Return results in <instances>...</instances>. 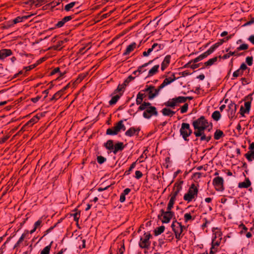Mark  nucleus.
<instances>
[{"instance_id": "nucleus-1", "label": "nucleus", "mask_w": 254, "mask_h": 254, "mask_svg": "<svg viewBox=\"0 0 254 254\" xmlns=\"http://www.w3.org/2000/svg\"><path fill=\"white\" fill-rule=\"evenodd\" d=\"M174 205H172V206L169 207V203L167 207V211H165L164 209H162L160 210V213L158 215V217L159 219H161V217H163V219L161 221L163 223H168L173 216L175 215V213L171 211V209L173 208Z\"/></svg>"}, {"instance_id": "nucleus-2", "label": "nucleus", "mask_w": 254, "mask_h": 254, "mask_svg": "<svg viewBox=\"0 0 254 254\" xmlns=\"http://www.w3.org/2000/svg\"><path fill=\"white\" fill-rule=\"evenodd\" d=\"M253 99L252 93L244 97L243 99V101H245L244 105L241 106L239 111V113L242 117H244L245 114H249Z\"/></svg>"}, {"instance_id": "nucleus-3", "label": "nucleus", "mask_w": 254, "mask_h": 254, "mask_svg": "<svg viewBox=\"0 0 254 254\" xmlns=\"http://www.w3.org/2000/svg\"><path fill=\"white\" fill-rule=\"evenodd\" d=\"M183 181H181L180 182H176L173 186L172 191L170 194L171 198L169 202V207L172 206V205H174L176 199V197L182 190V184Z\"/></svg>"}, {"instance_id": "nucleus-4", "label": "nucleus", "mask_w": 254, "mask_h": 254, "mask_svg": "<svg viewBox=\"0 0 254 254\" xmlns=\"http://www.w3.org/2000/svg\"><path fill=\"white\" fill-rule=\"evenodd\" d=\"M171 227L175 234V237L178 240H180L184 235L183 234V230L185 227L182 225L181 223L178 222L176 220L173 221Z\"/></svg>"}, {"instance_id": "nucleus-5", "label": "nucleus", "mask_w": 254, "mask_h": 254, "mask_svg": "<svg viewBox=\"0 0 254 254\" xmlns=\"http://www.w3.org/2000/svg\"><path fill=\"white\" fill-rule=\"evenodd\" d=\"M198 192V189L194 184H192L190 187L187 193L184 196V199L190 202L197 196Z\"/></svg>"}, {"instance_id": "nucleus-6", "label": "nucleus", "mask_w": 254, "mask_h": 254, "mask_svg": "<svg viewBox=\"0 0 254 254\" xmlns=\"http://www.w3.org/2000/svg\"><path fill=\"white\" fill-rule=\"evenodd\" d=\"M161 89H160L159 86L158 88H155V86L153 85H146L145 88L141 91L144 92H148V98L149 100L153 99L156 97L159 93V91Z\"/></svg>"}, {"instance_id": "nucleus-7", "label": "nucleus", "mask_w": 254, "mask_h": 254, "mask_svg": "<svg viewBox=\"0 0 254 254\" xmlns=\"http://www.w3.org/2000/svg\"><path fill=\"white\" fill-rule=\"evenodd\" d=\"M207 128H194L195 131L194 134L197 137H200V141H206L207 142H209L211 138V136H206L204 133V130Z\"/></svg>"}, {"instance_id": "nucleus-8", "label": "nucleus", "mask_w": 254, "mask_h": 254, "mask_svg": "<svg viewBox=\"0 0 254 254\" xmlns=\"http://www.w3.org/2000/svg\"><path fill=\"white\" fill-rule=\"evenodd\" d=\"M151 237V235L149 232L144 233V238H140L139 246L142 249H148L150 246L149 239Z\"/></svg>"}, {"instance_id": "nucleus-9", "label": "nucleus", "mask_w": 254, "mask_h": 254, "mask_svg": "<svg viewBox=\"0 0 254 254\" xmlns=\"http://www.w3.org/2000/svg\"><path fill=\"white\" fill-rule=\"evenodd\" d=\"M222 239V233L220 231H217L213 233L211 243V249L215 248V246H219L220 245Z\"/></svg>"}, {"instance_id": "nucleus-10", "label": "nucleus", "mask_w": 254, "mask_h": 254, "mask_svg": "<svg viewBox=\"0 0 254 254\" xmlns=\"http://www.w3.org/2000/svg\"><path fill=\"white\" fill-rule=\"evenodd\" d=\"M158 114V113L156 108L150 105L147 108L146 110L144 111L143 116L144 118L148 119L153 116H157Z\"/></svg>"}, {"instance_id": "nucleus-11", "label": "nucleus", "mask_w": 254, "mask_h": 254, "mask_svg": "<svg viewBox=\"0 0 254 254\" xmlns=\"http://www.w3.org/2000/svg\"><path fill=\"white\" fill-rule=\"evenodd\" d=\"M192 126L193 127H209V124L205 118L202 116L193 121Z\"/></svg>"}, {"instance_id": "nucleus-12", "label": "nucleus", "mask_w": 254, "mask_h": 254, "mask_svg": "<svg viewBox=\"0 0 254 254\" xmlns=\"http://www.w3.org/2000/svg\"><path fill=\"white\" fill-rule=\"evenodd\" d=\"M224 180L222 177H217L213 180V185L217 191H223L224 190Z\"/></svg>"}, {"instance_id": "nucleus-13", "label": "nucleus", "mask_w": 254, "mask_h": 254, "mask_svg": "<svg viewBox=\"0 0 254 254\" xmlns=\"http://www.w3.org/2000/svg\"><path fill=\"white\" fill-rule=\"evenodd\" d=\"M237 105L233 102L231 101L228 106V112L229 118H233L235 116L237 110Z\"/></svg>"}, {"instance_id": "nucleus-14", "label": "nucleus", "mask_w": 254, "mask_h": 254, "mask_svg": "<svg viewBox=\"0 0 254 254\" xmlns=\"http://www.w3.org/2000/svg\"><path fill=\"white\" fill-rule=\"evenodd\" d=\"M180 132L181 135L186 141H188V137L192 133V130L190 128H180Z\"/></svg>"}, {"instance_id": "nucleus-15", "label": "nucleus", "mask_w": 254, "mask_h": 254, "mask_svg": "<svg viewBox=\"0 0 254 254\" xmlns=\"http://www.w3.org/2000/svg\"><path fill=\"white\" fill-rule=\"evenodd\" d=\"M125 147V145L123 142H118L114 144L112 152L114 154H116L118 152L122 151Z\"/></svg>"}, {"instance_id": "nucleus-16", "label": "nucleus", "mask_w": 254, "mask_h": 254, "mask_svg": "<svg viewBox=\"0 0 254 254\" xmlns=\"http://www.w3.org/2000/svg\"><path fill=\"white\" fill-rule=\"evenodd\" d=\"M12 55V52L10 49H2L0 50V60H3L6 57Z\"/></svg>"}, {"instance_id": "nucleus-17", "label": "nucleus", "mask_w": 254, "mask_h": 254, "mask_svg": "<svg viewBox=\"0 0 254 254\" xmlns=\"http://www.w3.org/2000/svg\"><path fill=\"white\" fill-rule=\"evenodd\" d=\"M171 55H167L161 63V68L162 71H164L169 65L171 61Z\"/></svg>"}, {"instance_id": "nucleus-18", "label": "nucleus", "mask_w": 254, "mask_h": 254, "mask_svg": "<svg viewBox=\"0 0 254 254\" xmlns=\"http://www.w3.org/2000/svg\"><path fill=\"white\" fill-rule=\"evenodd\" d=\"M126 128H108L106 131V134L111 135H117L121 129L124 131Z\"/></svg>"}, {"instance_id": "nucleus-19", "label": "nucleus", "mask_w": 254, "mask_h": 254, "mask_svg": "<svg viewBox=\"0 0 254 254\" xmlns=\"http://www.w3.org/2000/svg\"><path fill=\"white\" fill-rule=\"evenodd\" d=\"M139 131L140 128H129L125 132V135L131 137L134 135H138Z\"/></svg>"}, {"instance_id": "nucleus-20", "label": "nucleus", "mask_w": 254, "mask_h": 254, "mask_svg": "<svg viewBox=\"0 0 254 254\" xmlns=\"http://www.w3.org/2000/svg\"><path fill=\"white\" fill-rule=\"evenodd\" d=\"M179 77H174L172 78V77H169L168 78H166L162 83L159 86L160 89L163 88L165 86L170 84L171 83L173 82L176 79H178Z\"/></svg>"}, {"instance_id": "nucleus-21", "label": "nucleus", "mask_w": 254, "mask_h": 254, "mask_svg": "<svg viewBox=\"0 0 254 254\" xmlns=\"http://www.w3.org/2000/svg\"><path fill=\"white\" fill-rule=\"evenodd\" d=\"M26 4L30 5L32 6L35 5L36 7H38L44 4V0H29L25 2Z\"/></svg>"}, {"instance_id": "nucleus-22", "label": "nucleus", "mask_w": 254, "mask_h": 254, "mask_svg": "<svg viewBox=\"0 0 254 254\" xmlns=\"http://www.w3.org/2000/svg\"><path fill=\"white\" fill-rule=\"evenodd\" d=\"M136 48V44L135 42H132L126 48V50L123 53L124 56H127L129 55L131 52H132Z\"/></svg>"}, {"instance_id": "nucleus-23", "label": "nucleus", "mask_w": 254, "mask_h": 254, "mask_svg": "<svg viewBox=\"0 0 254 254\" xmlns=\"http://www.w3.org/2000/svg\"><path fill=\"white\" fill-rule=\"evenodd\" d=\"M131 191V189L126 188L121 193L120 198V201L122 203L124 202L126 200V195H127Z\"/></svg>"}, {"instance_id": "nucleus-24", "label": "nucleus", "mask_w": 254, "mask_h": 254, "mask_svg": "<svg viewBox=\"0 0 254 254\" xmlns=\"http://www.w3.org/2000/svg\"><path fill=\"white\" fill-rule=\"evenodd\" d=\"M30 16H31V15H30L23 16H17V17H16L15 19H14L12 20V24H15L19 22H22L24 20L28 19Z\"/></svg>"}, {"instance_id": "nucleus-25", "label": "nucleus", "mask_w": 254, "mask_h": 254, "mask_svg": "<svg viewBox=\"0 0 254 254\" xmlns=\"http://www.w3.org/2000/svg\"><path fill=\"white\" fill-rule=\"evenodd\" d=\"M225 136V134L223 131L217 129L214 133V138L215 140H219Z\"/></svg>"}, {"instance_id": "nucleus-26", "label": "nucleus", "mask_w": 254, "mask_h": 254, "mask_svg": "<svg viewBox=\"0 0 254 254\" xmlns=\"http://www.w3.org/2000/svg\"><path fill=\"white\" fill-rule=\"evenodd\" d=\"M251 185V183L249 179L246 178L244 182H240L238 184V187L239 188H248Z\"/></svg>"}, {"instance_id": "nucleus-27", "label": "nucleus", "mask_w": 254, "mask_h": 254, "mask_svg": "<svg viewBox=\"0 0 254 254\" xmlns=\"http://www.w3.org/2000/svg\"><path fill=\"white\" fill-rule=\"evenodd\" d=\"M161 112L164 116H169L170 117H172L175 114V112L167 108H163Z\"/></svg>"}, {"instance_id": "nucleus-28", "label": "nucleus", "mask_w": 254, "mask_h": 254, "mask_svg": "<svg viewBox=\"0 0 254 254\" xmlns=\"http://www.w3.org/2000/svg\"><path fill=\"white\" fill-rule=\"evenodd\" d=\"M88 74V72H85L79 74L78 77L73 82V84H78L81 82L87 76Z\"/></svg>"}, {"instance_id": "nucleus-29", "label": "nucleus", "mask_w": 254, "mask_h": 254, "mask_svg": "<svg viewBox=\"0 0 254 254\" xmlns=\"http://www.w3.org/2000/svg\"><path fill=\"white\" fill-rule=\"evenodd\" d=\"M159 68V65L157 64L153 66L149 71L148 74V77L152 76L153 75L157 73L158 71V69Z\"/></svg>"}, {"instance_id": "nucleus-30", "label": "nucleus", "mask_w": 254, "mask_h": 254, "mask_svg": "<svg viewBox=\"0 0 254 254\" xmlns=\"http://www.w3.org/2000/svg\"><path fill=\"white\" fill-rule=\"evenodd\" d=\"M40 119V117L38 115L34 116L30 121H29L26 124L22 127H25L26 126H32L34 124L37 123Z\"/></svg>"}, {"instance_id": "nucleus-31", "label": "nucleus", "mask_w": 254, "mask_h": 254, "mask_svg": "<svg viewBox=\"0 0 254 254\" xmlns=\"http://www.w3.org/2000/svg\"><path fill=\"white\" fill-rule=\"evenodd\" d=\"M114 142L113 140H108L107 141L106 143H104L105 147L108 150H110V152H112L113 149H114Z\"/></svg>"}, {"instance_id": "nucleus-32", "label": "nucleus", "mask_w": 254, "mask_h": 254, "mask_svg": "<svg viewBox=\"0 0 254 254\" xmlns=\"http://www.w3.org/2000/svg\"><path fill=\"white\" fill-rule=\"evenodd\" d=\"M122 95V93H119V94H116V95L113 96L109 102V104L110 105H115L117 102V101L119 100V99L121 98Z\"/></svg>"}, {"instance_id": "nucleus-33", "label": "nucleus", "mask_w": 254, "mask_h": 254, "mask_svg": "<svg viewBox=\"0 0 254 254\" xmlns=\"http://www.w3.org/2000/svg\"><path fill=\"white\" fill-rule=\"evenodd\" d=\"M79 2L78 1H73L65 5L64 9L66 11H69L71 9L76 5H79Z\"/></svg>"}, {"instance_id": "nucleus-34", "label": "nucleus", "mask_w": 254, "mask_h": 254, "mask_svg": "<svg viewBox=\"0 0 254 254\" xmlns=\"http://www.w3.org/2000/svg\"><path fill=\"white\" fill-rule=\"evenodd\" d=\"M64 93L61 90L57 92L53 97L50 99V101H56L58 99L62 97Z\"/></svg>"}, {"instance_id": "nucleus-35", "label": "nucleus", "mask_w": 254, "mask_h": 254, "mask_svg": "<svg viewBox=\"0 0 254 254\" xmlns=\"http://www.w3.org/2000/svg\"><path fill=\"white\" fill-rule=\"evenodd\" d=\"M155 59H154V60H150L148 63L144 64L141 66H139L137 69V71L138 72V75H139V74H140V73H142L143 72H144V71H145V70H142V68L143 67H146L147 65L150 64Z\"/></svg>"}, {"instance_id": "nucleus-36", "label": "nucleus", "mask_w": 254, "mask_h": 254, "mask_svg": "<svg viewBox=\"0 0 254 254\" xmlns=\"http://www.w3.org/2000/svg\"><path fill=\"white\" fill-rule=\"evenodd\" d=\"M245 156L249 162L252 161L254 160V150L249 151L245 154Z\"/></svg>"}, {"instance_id": "nucleus-37", "label": "nucleus", "mask_w": 254, "mask_h": 254, "mask_svg": "<svg viewBox=\"0 0 254 254\" xmlns=\"http://www.w3.org/2000/svg\"><path fill=\"white\" fill-rule=\"evenodd\" d=\"M164 45L161 44L154 43L152 46V49L155 52L162 50L164 48Z\"/></svg>"}, {"instance_id": "nucleus-38", "label": "nucleus", "mask_w": 254, "mask_h": 254, "mask_svg": "<svg viewBox=\"0 0 254 254\" xmlns=\"http://www.w3.org/2000/svg\"><path fill=\"white\" fill-rule=\"evenodd\" d=\"M218 59L217 57H215L212 59H209L207 62L204 63V65L205 66L207 67L212 65L213 64L216 62H217Z\"/></svg>"}, {"instance_id": "nucleus-39", "label": "nucleus", "mask_w": 254, "mask_h": 254, "mask_svg": "<svg viewBox=\"0 0 254 254\" xmlns=\"http://www.w3.org/2000/svg\"><path fill=\"white\" fill-rule=\"evenodd\" d=\"M126 86L124 85V83L122 84H119L117 89L114 90L113 94H116L117 93H122L123 94V90L125 89Z\"/></svg>"}, {"instance_id": "nucleus-40", "label": "nucleus", "mask_w": 254, "mask_h": 254, "mask_svg": "<svg viewBox=\"0 0 254 254\" xmlns=\"http://www.w3.org/2000/svg\"><path fill=\"white\" fill-rule=\"evenodd\" d=\"M53 242L52 241L50 244L45 247L41 252V254H49L50 252V250L51 249V246Z\"/></svg>"}, {"instance_id": "nucleus-41", "label": "nucleus", "mask_w": 254, "mask_h": 254, "mask_svg": "<svg viewBox=\"0 0 254 254\" xmlns=\"http://www.w3.org/2000/svg\"><path fill=\"white\" fill-rule=\"evenodd\" d=\"M140 106H139L138 108V111H143V110H146L147 108L151 105V103L149 102H144L143 103H141V104H139Z\"/></svg>"}, {"instance_id": "nucleus-42", "label": "nucleus", "mask_w": 254, "mask_h": 254, "mask_svg": "<svg viewBox=\"0 0 254 254\" xmlns=\"http://www.w3.org/2000/svg\"><path fill=\"white\" fill-rule=\"evenodd\" d=\"M164 105L167 107H170L171 108H174L176 106H177L174 98L170 99L167 102H165Z\"/></svg>"}, {"instance_id": "nucleus-43", "label": "nucleus", "mask_w": 254, "mask_h": 254, "mask_svg": "<svg viewBox=\"0 0 254 254\" xmlns=\"http://www.w3.org/2000/svg\"><path fill=\"white\" fill-rule=\"evenodd\" d=\"M73 212H75V213L71 214V216H72L74 218V220L76 222H78L80 215V211H77V209H75Z\"/></svg>"}, {"instance_id": "nucleus-44", "label": "nucleus", "mask_w": 254, "mask_h": 254, "mask_svg": "<svg viewBox=\"0 0 254 254\" xmlns=\"http://www.w3.org/2000/svg\"><path fill=\"white\" fill-rule=\"evenodd\" d=\"M195 216L192 217L190 213H187L184 215V220L186 223L190 221H192L194 220Z\"/></svg>"}, {"instance_id": "nucleus-45", "label": "nucleus", "mask_w": 254, "mask_h": 254, "mask_svg": "<svg viewBox=\"0 0 254 254\" xmlns=\"http://www.w3.org/2000/svg\"><path fill=\"white\" fill-rule=\"evenodd\" d=\"M186 98H187L183 96H179L176 98H174L177 105L179 103H185L186 102Z\"/></svg>"}, {"instance_id": "nucleus-46", "label": "nucleus", "mask_w": 254, "mask_h": 254, "mask_svg": "<svg viewBox=\"0 0 254 254\" xmlns=\"http://www.w3.org/2000/svg\"><path fill=\"white\" fill-rule=\"evenodd\" d=\"M211 117H212V118L214 121H218L221 117V114L220 113V112L218 111H214L212 113Z\"/></svg>"}, {"instance_id": "nucleus-47", "label": "nucleus", "mask_w": 254, "mask_h": 254, "mask_svg": "<svg viewBox=\"0 0 254 254\" xmlns=\"http://www.w3.org/2000/svg\"><path fill=\"white\" fill-rule=\"evenodd\" d=\"M165 230V226H161L159 227H157L154 231V235L155 236H158L162 234Z\"/></svg>"}, {"instance_id": "nucleus-48", "label": "nucleus", "mask_w": 254, "mask_h": 254, "mask_svg": "<svg viewBox=\"0 0 254 254\" xmlns=\"http://www.w3.org/2000/svg\"><path fill=\"white\" fill-rule=\"evenodd\" d=\"M207 56H206V55L205 54V52L202 53V54H201L200 55H199V56H198L197 57H196V58H195L193 60V63H196L197 62H198L199 61L202 60V59L206 58Z\"/></svg>"}, {"instance_id": "nucleus-49", "label": "nucleus", "mask_w": 254, "mask_h": 254, "mask_svg": "<svg viewBox=\"0 0 254 254\" xmlns=\"http://www.w3.org/2000/svg\"><path fill=\"white\" fill-rule=\"evenodd\" d=\"M236 51L234 52H231L230 51L228 53L224 55L222 57H221L220 56L219 57L220 58H222L224 60L228 59L231 56H236Z\"/></svg>"}, {"instance_id": "nucleus-50", "label": "nucleus", "mask_w": 254, "mask_h": 254, "mask_svg": "<svg viewBox=\"0 0 254 254\" xmlns=\"http://www.w3.org/2000/svg\"><path fill=\"white\" fill-rule=\"evenodd\" d=\"M136 162H133L130 166L128 170H126L125 172L124 175L127 176L130 174V172L135 167Z\"/></svg>"}, {"instance_id": "nucleus-51", "label": "nucleus", "mask_w": 254, "mask_h": 254, "mask_svg": "<svg viewBox=\"0 0 254 254\" xmlns=\"http://www.w3.org/2000/svg\"><path fill=\"white\" fill-rule=\"evenodd\" d=\"M164 237L165 240L169 242H171L174 239L173 234L170 232L166 233V234L164 235Z\"/></svg>"}, {"instance_id": "nucleus-52", "label": "nucleus", "mask_w": 254, "mask_h": 254, "mask_svg": "<svg viewBox=\"0 0 254 254\" xmlns=\"http://www.w3.org/2000/svg\"><path fill=\"white\" fill-rule=\"evenodd\" d=\"M249 48V46L247 44H242L239 47L236 49L237 51H240L242 50H246Z\"/></svg>"}, {"instance_id": "nucleus-53", "label": "nucleus", "mask_w": 254, "mask_h": 254, "mask_svg": "<svg viewBox=\"0 0 254 254\" xmlns=\"http://www.w3.org/2000/svg\"><path fill=\"white\" fill-rule=\"evenodd\" d=\"M202 221L203 224L201 225V229L203 230L205 228L207 227V225L209 224L211 221L208 220L206 218H203Z\"/></svg>"}, {"instance_id": "nucleus-54", "label": "nucleus", "mask_w": 254, "mask_h": 254, "mask_svg": "<svg viewBox=\"0 0 254 254\" xmlns=\"http://www.w3.org/2000/svg\"><path fill=\"white\" fill-rule=\"evenodd\" d=\"M134 78L135 77H133L131 75L128 76V77L125 80L124 82V85L127 86L128 84V83L132 80H133Z\"/></svg>"}, {"instance_id": "nucleus-55", "label": "nucleus", "mask_w": 254, "mask_h": 254, "mask_svg": "<svg viewBox=\"0 0 254 254\" xmlns=\"http://www.w3.org/2000/svg\"><path fill=\"white\" fill-rule=\"evenodd\" d=\"M243 71H241L239 68L235 71L233 73V76L235 78L238 77L239 76H241L243 74Z\"/></svg>"}, {"instance_id": "nucleus-56", "label": "nucleus", "mask_w": 254, "mask_h": 254, "mask_svg": "<svg viewBox=\"0 0 254 254\" xmlns=\"http://www.w3.org/2000/svg\"><path fill=\"white\" fill-rule=\"evenodd\" d=\"M29 232L28 230H25L24 232L22 234L21 237L19 239V242H22V241L24 240V238H25L29 234Z\"/></svg>"}, {"instance_id": "nucleus-57", "label": "nucleus", "mask_w": 254, "mask_h": 254, "mask_svg": "<svg viewBox=\"0 0 254 254\" xmlns=\"http://www.w3.org/2000/svg\"><path fill=\"white\" fill-rule=\"evenodd\" d=\"M106 160V158L102 156H98L97 157V161L100 164H102L104 163Z\"/></svg>"}, {"instance_id": "nucleus-58", "label": "nucleus", "mask_w": 254, "mask_h": 254, "mask_svg": "<svg viewBox=\"0 0 254 254\" xmlns=\"http://www.w3.org/2000/svg\"><path fill=\"white\" fill-rule=\"evenodd\" d=\"M38 64L39 63L37 64H33L28 66H25L24 67L23 69H25V71H30L35 68Z\"/></svg>"}, {"instance_id": "nucleus-59", "label": "nucleus", "mask_w": 254, "mask_h": 254, "mask_svg": "<svg viewBox=\"0 0 254 254\" xmlns=\"http://www.w3.org/2000/svg\"><path fill=\"white\" fill-rule=\"evenodd\" d=\"M64 43V41H59L56 45L54 46V49L56 50H60L61 48V47L63 46V44Z\"/></svg>"}, {"instance_id": "nucleus-60", "label": "nucleus", "mask_w": 254, "mask_h": 254, "mask_svg": "<svg viewBox=\"0 0 254 254\" xmlns=\"http://www.w3.org/2000/svg\"><path fill=\"white\" fill-rule=\"evenodd\" d=\"M224 42H225V39H220L218 42L213 45V46L215 49H217L219 46L222 45Z\"/></svg>"}, {"instance_id": "nucleus-61", "label": "nucleus", "mask_w": 254, "mask_h": 254, "mask_svg": "<svg viewBox=\"0 0 254 254\" xmlns=\"http://www.w3.org/2000/svg\"><path fill=\"white\" fill-rule=\"evenodd\" d=\"M189 105L188 103H185L181 108V113H186L188 109Z\"/></svg>"}, {"instance_id": "nucleus-62", "label": "nucleus", "mask_w": 254, "mask_h": 254, "mask_svg": "<svg viewBox=\"0 0 254 254\" xmlns=\"http://www.w3.org/2000/svg\"><path fill=\"white\" fill-rule=\"evenodd\" d=\"M74 16L73 15H69L64 17L62 20L63 21V22L65 24L66 22L70 21L71 20Z\"/></svg>"}, {"instance_id": "nucleus-63", "label": "nucleus", "mask_w": 254, "mask_h": 254, "mask_svg": "<svg viewBox=\"0 0 254 254\" xmlns=\"http://www.w3.org/2000/svg\"><path fill=\"white\" fill-rule=\"evenodd\" d=\"M246 62L248 65L251 66L253 64V57H247L246 59Z\"/></svg>"}, {"instance_id": "nucleus-64", "label": "nucleus", "mask_w": 254, "mask_h": 254, "mask_svg": "<svg viewBox=\"0 0 254 254\" xmlns=\"http://www.w3.org/2000/svg\"><path fill=\"white\" fill-rule=\"evenodd\" d=\"M215 48L212 45L208 50L205 52V54L207 56L212 54L215 50Z\"/></svg>"}]
</instances>
